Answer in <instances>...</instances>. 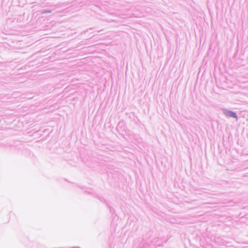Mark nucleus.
<instances>
[{"label": "nucleus", "mask_w": 248, "mask_h": 248, "mask_svg": "<svg viewBox=\"0 0 248 248\" xmlns=\"http://www.w3.org/2000/svg\"><path fill=\"white\" fill-rule=\"evenodd\" d=\"M228 115H229V116H231V117H236V114L233 113V112H228Z\"/></svg>", "instance_id": "obj_1"}]
</instances>
